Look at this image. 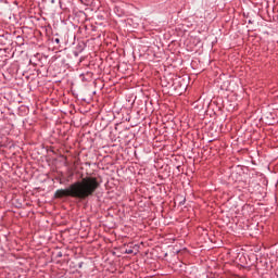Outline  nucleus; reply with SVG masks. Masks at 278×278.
Wrapping results in <instances>:
<instances>
[{
	"instance_id": "obj_4",
	"label": "nucleus",
	"mask_w": 278,
	"mask_h": 278,
	"mask_svg": "<svg viewBox=\"0 0 278 278\" xmlns=\"http://www.w3.org/2000/svg\"><path fill=\"white\" fill-rule=\"evenodd\" d=\"M56 257H62V252H59V253L56 254Z\"/></svg>"
},
{
	"instance_id": "obj_1",
	"label": "nucleus",
	"mask_w": 278,
	"mask_h": 278,
	"mask_svg": "<svg viewBox=\"0 0 278 278\" xmlns=\"http://www.w3.org/2000/svg\"><path fill=\"white\" fill-rule=\"evenodd\" d=\"M99 180L97 177H85L72 184L67 189H58L54 193L55 199H62L63 197H73V199H79L84 201L88 197H92L99 190Z\"/></svg>"
},
{
	"instance_id": "obj_3",
	"label": "nucleus",
	"mask_w": 278,
	"mask_h": 278,
	"mask_svg": "<svg viewBox=\"0 0 278 278\" xmlns=\"http://www.w3.org/2000/svg\"><path fill=\"white\" fill-rule=\"evenodd\" d=\"M54 42H55L56 45H60V38L54 39Z\"/></svg>"
},
{
	"instance_id": "obj_5",
	"label": "nucleus",
	"mask_w": 278,
	"mask_h": 278,
	"mask_svg": "<svg viewBox=\"0 0 278 278\" xmlns=\"http://www.w3.org/2000/svg\"><path fill=\"white\" fill-rule=\"evenodd\" d=\"M60 184H64L62 180H60Z\"/></svg>"
},
{
	"instance_id": "obj_2",
	"label": "nucleus",
	"mask_w": 278,
	"mask_h": 278,
	"mask_svg": "<svg viewBox=\"0 0 278 278\" xmlns=\"http://www.w3.org/2000/svg\"><path fill=\"white\" fill-rule=\"evenodd\" d=\"M126 253H127L128 255H131V253H134V250H126Z\"/></svg>"
}]
</instances>
